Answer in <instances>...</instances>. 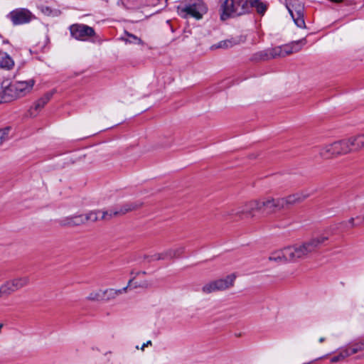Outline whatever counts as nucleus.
Listing matches in <instances>:
<instances>
[{"instance_id": "a211bd4d", "label": "nucleus", "mask_w": 364, "mask_h": 364, "mask_svg": "<svg viewBox=\"0 0 364 364\" xmlns=\"http://www.w3.org/2000/svg\"><path fill=\"white\" fill-rule=\"evenodd\" d=\"M347 149V153L349 154L353 151H359L361 149L360 144H358V136L354 135L344 139Z\"/></svg>"}, {"instance_id": "f03ea898", "label": "nucleus", "mask_w": 364, "mask_h": 364, "mask_svg": "<svg viewBox=\"0 0 364 364\" xmlns=\"http://www.w3.org/2000/svg\"><path fill=\"white\" fill-rule=\"evenodd\" d=\"M35 84L36 80L33 78L11 83L2 91L0 95V103L7 102L29 95L33 91Z\"/></svg>"}, {"instance_id": "4c0bfd02", "label": "nucleus", "mask_w": 364, "mask_h": 364, "mask_svg": "<svg viewBox=\"0 0 364 364\" xmlns=\"http://www.w3.org/2000/svg\"><path fill=\"white\" fill-rule=\"evenodd\" d=\"M144 274V272H143V273H141V272H137V273H136V274H137V275H139V274Z\"/></svg>"}, {"instance_id": "0eeeda50", "label": "nucleus", "mask_w": 364, "mask_h": 364, "mask_svg": "<svg viewBox=\"0 0 364 364\" xmlns=\"http://www.w3.org/2000/svg\"><path fill=\"white\" fill-rule=\"evenodd\" d=\"M237 274L232 273L223 278L210 281L203 287L202 291L210 294L217 291H225L234 286Z\"/></svg>"}, {"instance_id": "393cba45", "label": "nucleus", "mask_w": 364, "mask_h": 364, "mask_svg": "<svg viewBox=\"0 0 364 364\" xmlns=\"http://www.w3.org/2000/svg\"><path fill=\"white\" fill-rule=\"evenodd\" d=\"M235 44L236 43L232 40H224L211 46L210 50H215L216 49H228L232 48Z\"/></svg>"}, {"instance_id": "2eb2a0df", "label": "nucleus", "mask_w": 364, "mask_h": 364, "mask_svg": "<svg viewBox=\"0 0 364 364\" xmlns=\"http://www.w3.org/2000/svg\"><path fill=\"white\" fill-rule=\"evenodd\" d=\"M55 93V90H53L44 94V95L38 100L33 107L29 110V114L31 117H34L37 114L38 112L52 98L53 95Z\"/></svg>"}, {"instance_id": "cd10ccee", "label": "nucleus", "mask_w": 364, "mask_h": 364, "mask_svg": "<svg viewBox=\"0 0 364 364\" xmlns=\"http://www.w3.org/2000/svg\"><path fill=\"white\" fill-rule=\"evenodd\" d=\"M364 218L362 216H357L356 218H351L347 222V226L354 228L360 225L363 223Z\"/></svg>"}, {"instance_id": "2f4dec72", "label": "nucleus", "mask_w": 364, "mask_h": 364, "mask_svg": "<svg viewBox=\"0 0 364 364\" xmlns=\"http://www.w3.org/2000/svg\"><path fill=\"white\" fill-rule=\"evenodd\" d=\"M146 6H156L159 4L162 3V4L165 5L168 0H145Z\"/></svg>"}, {"instance_id": "c9c22d12", "label": "nucleus", "mask_w": 364, "mask_h": 364, "mask_svg": "<svg viewBox=\"0 0 364 364\" xmlns=\"http://www.w3.org/2000/svg\"><path fill=\"white\" fill-rule=\"evenodd\" d=\"M149 345H151V341H149L146 343H144V345L142 346L141 347V350H144V348L148 346Z\"/></svg>"}, {"instance_id": "f8f14e48", "label": "nucleus", "mask_w": 364, "mask_h": 364, "mask_svg": "<svg viewBox=\"0 0 364 364\" xmlns=\"http://www.w3.org/2000/svg\"><path fill=\"white\" fill-rule=\"evenodd\" d=\"M132 277L129 279L127 287L120 289H104V301H109L111 299H114L118 296L126 293L128 287L131 288H137L139 287H144V284L139 283L135 281V276H134V272L131 273Z\"/></svg>"}, {"instance_id": "20e7f679", "label": "nucleus", "mask_w": 364, "mask_h": 364, "mask_svg": "<svg viewBox=\"0 0 364 364\" xmlns=\"http://www.w3.org/2000/svg\"><path fill=\"white\" fill-rule=\"evenodd\" d=\"M141 203L131 202L109 210H94L85 214L86 223L95 222L100 220H109L113 216L122 215L138 208Z\"/></svg>"}, {"instance_id": "c85d7f7f", "label": "nucleus", "mask_w": 364, "mask_h": 364, "mask_svg": "<svg viewBox=\"0 0 364 364\" xmlns=\"http://www.w3.org/2000/svg\"><path fill=\"white\" fill-rule=\"evenodd\" d=\"M294 19L295 24L299 28H305V21L304 19V14H299L291 16Z\"/></svg>"}, {"instance_id": "1a4fd4ad", "label": "nucleus", "mask_w": 364, "mask_h": 364, "mask_svg": "<svg viewBox=\"0 0 364 364\" xmlns=\"http://www.w3.org/2000/svg\"><path fill=\"white\" fill-rule=\"evenodd\" d=\"M262 210L261 199H255L245 202L237 210H233L232 215L239 218H253L255 215V212Z\"/></svg>"}, {"instance_id": "c756f323", "label": "nucleus", "mask_w": 364, "mask_h": 364, "mask_svg": "<svg viewBox=\"0 0 364 364\" xmlns=\"http://www.w3.org/2000/svg\"><path fill=\"white\" fill-rule=\"evenodd\" d=\"M73 222H74L73 215H71V216H68V217H65V218H62L60 220V224L62 226H70V227H71V226H74Z\"/></svg>"}, {"instance_id": "b1692460", "label": "nucleus", "mask_w": 364, "mask_h": 364, "mask_svg": "<svg viewBox=\"0 0 364 364\" xmlns=\"http://www.w3.org/2000/svg\"><path fill=\"white\" fill-rule=\"evenodd\" d=\"M126 43L135 44V45H143L144 43L141 39L135 35L130 33L125 32L124 36L121 38Z\"/></svg>"}, {"instance_id": "a878e982", "label": "nucleus", "mask_w": 364, "mask_h": 364, "mask_svg": "<svg viewBox=\"0 0 364 364\" xmlns=\"http://www.w3.org/2000/svg\"><path fill=\"white\" fill-rule=\"evenodd\" d=\"M256 9L258 14L263 15L267 10V5L260 1L259 0H250L249 1V6Z\"/></svg>"}, {"instance_id": "9b49d317", "label": "nucleus", "mask_w": 364, "mask_h": 364, "mask_svg": "<svg viewBox=\"0 0 364 364\" xmlns=\"http://www.w3.org/2000/svg\"><path fill=\"white\" fill-rule=\"evenodd\" d=\"M71 36L79 41H87L95 35V30L87 25L75 23L70 26Z\"/></svg>"}, {"instance_id": "ddd939ff", "label": "nucleus", "mask_w": 364, "mask_h": 364, "mask_svg": "<svg viewBox=\"0 0 364 364\" xmlns=\"http://www.w3.org/2000/svg\"><path fill=\"white\" fill-rule=\"evenodd\" d=\"M184 252L183 247H176L166 250L161 252L155 253L149 257V262L157 260H168L181 257Z\"/></svg>"}, {"instance_id": "dca6fc26", "label": "nucleus", "mask_w": 364, "mask_h": 364, "mask_svg": "<svg viewBox=\"0 0 364 364\" xmlns=\"http://www.w3.org/2000/svg\"><path fill=\"white\" fill-rule=\"evenodd\" d=\"M286 6L291 16L304 14V6L299 0H287Z\"/></svg>"}, {"instance_id": "aec40b11", "label": "nucleus", "mask_w": 364, "mask_h": 364, "mask_svg": "<svg viewBox=\"0 0 364 364\" xmlns=\"http://www.w3.org/2000/svg\"><path fill=\"white\" fill-rule=\"evenodd\" d=\"M16 291L18 290L16 288L14 282L12 279H9L0 287V298L4 295H10Z\"/></svg>"}, {"instance_id": "6e6552de", "label": "nucleus", "mask_w": 364, "mask_h": 364, "mask_svg": "<svg viewBox=\"0 0 364 364\" xmlns=\"http://www.w3.org/2000/svg\"><path fill=\"white\" fill-rule=\"evenodd\" d=\"M344 139L323 145L320 149V154L324 158H333L347 154Z\"/></svg>"}, {"instance_id": "473e14b6", "label": "nucleus", "mask_w": 364, "mask_h": 364, "mask_svg": "<svg viewBox=\"0 0 364 364\" xmlns=\"http://www.w3.org/2000/svg\"><path fill=\"white\" fill-rule=\"evenodd\" d=\"M118 4H121L125 8L130 9L134 6V0H119Z\"/></svg>"}, {"instance_id": "6ab92c4d", "label": "nucleus", "mask_w": 364, "mask_h": 364, "mask_svg": "<svg viewBox=\"0 0 364 364\" xmlns=\"http://www.w3.org/2000/svg\"><path fill=\"white\" fill-rule=\"evenodd\" d=\"M14 66V61L5 52L0 50V68L6 70H11Z\"/></svg>"}, {"instance_id": "bb28decb", "label": "nucleus", "mask_w": 364, "mask_h": 364, "mask_svg": "<svg viewBox=\"0 0 364 364\" xmlns=\"http://www.w3.org/2000/svg\"><path fill=\"white\" fill-rule=\"evenodd\" d=\"M349 356H350L349 353L345 346V347L341 348L339 350L338 354L337 355L333 356L331 358V363H337V362L343 361L346 358H348Z\"/></svg>"}, {"instance_id": "7c9ffc66", "label": "nucleus", "mask_w": 364, "mask_h": 364, "mask_svg": "<svg viewBox=\"0 0 364 364\" xmlns=\"http://www.w3.org/2000/svg\"><path fill=\"white\" fill-rule=\"evenodd\" d=\"M85 214L73 215V218H74L73 224H74V226L80 225L86 223V220H85Z\"/></svg>"}, {"instance_id": "72a5a7b5", "label": "nucleus", "mask_w": 364, "mask_h": 364, "mask_svg": "<svg viewBox=\"0 0 364 364\" xmlns=\"http://www.w3.org/2000/svg\"><path fill=\"white\" fill-rule=\"evenodd\" d=\"M8 130H0V144L6 139Z\"/></svg>"}, {"instance_id": "f704fd0d", "label": "nucleus", "mask_w": 364, "mask_h": 364, "mask_svg": "<svg viewBox=\"0 0 364 364\" xmlns=\"http://www.w3.org/2000/svg\"><path fill=\"white\" fill-rule=\"evenodd\" d=\"M358 144H360V148L364 149V134H358Z\"/></svg>"}, {"instance_id": "f3484780", "label": "nucleus", "mask_w": 364, "mask_h": 364, "mask_svg": "<svg viewBox=\"0 0 364 364\" xmlns=\"http://www.w3.org/2000/svg\"><path fill=\"white\" fill-rule=\"evenodd\" d=\"M307 196L301 193L289 195L285 198H281L283 200V208L288 205H294L297 203L303 201Z\"/></svg>"}, {"instance_id": "f257e3e1", "label": "nucleus", "mask_w": 364, "mask_h": 364, "mask_svg": "<svg viewBox=\"0 0 364 364\" xmlns=\"http://www.w3.org/2000/svg\"><path fill=\"white\" fill-rule=\"evenodd\" d=\"M327 240L328 238L326 237L320 236L303 245L289 246L281 250H277L271 253L269 257V260L278 263L295 261L313 252L321 244L323 243Z\"/></svg>"}, {"instance_id": "4be33fe9", "label": "nucleus", "mask_w": 364, "mask_h": 364, "mask_svg": "<svg viewBox=\"0 0 364 364\" xmlns=\"http://www.w3.org/2000/svg\"><path fill=\"white\" fill-rule=\"evenodd\" d=\"M87 300L90 301H104V289L100 288L92 289L87 296Z\"/></svg>"}, {"instance_id": "423d86ee", "label": "nucleus", "mask_w": 364, "mask_h": 364, "mask_svg": "<svg viewBox=\"0 0 364 364\" xmlns=\"http://www.w3.org/2000/svg\"><path fill=\"white\" fill-rule=\"evenodd\" d=\"M249 11L247 0H220V11L222 20H225L232 16H240Z\"/></svg>"}, {"instance_id": "4468645a", "label": "nucleus", "mask_w": 364, "mask_h": 364, "mask_svg": "<svg viewBox=\"0 0 364 364\" xmlns=\"http://www.w3.org/2000/svg\"><path fill=\"white\" fill-rule=\"evenodd\" d=\"M262 208L268 213H274L283 208V200L281 198H272L270 196L261 199Z\"/></svg>"}, {"instance_id": "e433bc0d", "label": "nucleus", "mask_w": 364, "mask_h": 364, "mask_svg": "<svg viewBox=\"0 0 364 364\" xmlns=\"http://www.w3.org/2000/svg\"><path fill=\"white\" fill-rule=\"evenodd\" d=\"M324 341H325V338H321L319 339V342H320V343H323Z\"/></svg>"}, {"instance_id": "39448f33", "label": "nucleus", "mask_w": 364, "mask_h": 364, "mask_svg": "<svg viewBox=\"0 0 364 364\" xmlns=\"http://www.w3.org/2000/svg\"><path fill=\"white\" fill-rule=\"evenodd\" d=\"M208 11V6L203 0H189L177 6L178 15L184 18L200 20Z\"/></svg>"}, {"instance_id": "412c9836", "label": "nucleus", "mask_w": 364, "mask_h": 364, "mask_svg": "<svg viewBox=\"0 0 364 364\" xmlns=\"http://www.w3.org/2000/svg\"><path fill=\"white\" fill-rule=\"evenodd\" d=\"M16 291L18 290L16 288L14 282L12 279H9L0 287V298L4 295H10Z\"/></svg>"}, {"instance_id": "5701e85b", "label": "nucleus", "mask_w": 364, "mask_h": 364, "mask_svg": "<svg viewBox=\"0 0 364 364\" xmlns=\"http://www.w3.org/2000/svg\"><path fill=\"white\" fill-rule=\"evenodd\" d=\"M11 279L17 290L26 287L30 283V277L26 275L16 277Z\"/></svg>"}, {"instance_id": "7ed1b4c3", "label": "nucleus", "mask_w": 364, "mask_h": 364, "mask_svg": "<svg viewBox=\"0 0 364 364\" xmlns=\"http://www.w3.org/2000/svg\"><path fill=\"white\" fill-rule=\"evenodd\" d=\"M306 41L302 39L291 44L277 46L272 48L259 51L254 55L255 60H268L275 58H284L287 55L298 52L301 49L300 44H305Z\"/></svg>"}, {"instance_id": "9d476101", "label": "nucleus", "mask_w": 364, "mask_h": 364, "mask_svg": "<svg viewBox=\"0 0 364 364\" xmlns=\"http://www.w3.org/2000/svg\"><path fill=\"white\" fill-rule=\"evenodd\" d=\"M8 18L14 26H18L30 23L36 16L27 9L18 8L11 11L8 14Z\"/></svg>"}]
</instances>
